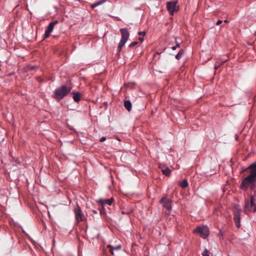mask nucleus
<instances>
[{"label":"nucleus","instance_id":"a878e982","mask_svg":"<svg viewBox=\"0 0 256 256\" xmlns=\"http://www.w3.org/2000/svg\"><path fill=\"white\" fill-rule=\"evenodd\" d=\"M250 170V168H243L242 170V171H241V172H246V170Z\"/></svg>","mask_w":256,"mask_h":256},{"label":"nucleus","instance_id":"5701e85b","mask_svg":"<svg viewBox=\"0 0 256 256\" xmlns=\"http://www.w3.org/2000/svg\"><path fill=\"white\" fill-rule=\"evenodd\" d=\"M138 34L140 36H144L146 34V32L145 31L140 32H138Z\"/></svg>","mask_w":256,"mask_h":256},{"label":"nucleus","instance_id":"ddd939ff","mask_svg":"<svg viewBox=\"0 0 256 256\" xmlns=\"http://www.w3.org/2000/svg\"><path fill=\"white\" fill-rule=\"evenodd\" d=\"M107 247L110 248V254H114V250H120L121 248V246L118 245L116 246H112L111 245L108 244L107 246Z\"/></svg>","mask_w":256,"mask_h":256},{"label":"nucleus","instance_id":"2f4dec72","mask_svg":"<svg viewBox=\"0 0 256 256\" xmlns=\"http://www.w3.org/2000/svg\"><path fill=\"white\" fill-rule=\"evenodd\" d=\"M228 22V20H224V22Z\"/></svg>","mask_w":256,"mask_h":256},{"label":"nucleus","instance_id":"1a4fd4ad","mask_svg":"<svg viewBox=\"0 0 256 256\" xmlns=\"http://www.w3.org/2000/svg\"><path fill=\"white\" fill-rule=\"evenodd\" d=\"M58 23V20H55L50 22L45 31L44 38H48L50 36V33L54 30V26Z\"/></svg>","mask_w":256,"mask_h":256},{"label":"nucleus","instance_id":"c85d7f7f","mask_svg":"<svg viewBox=\"0 0 256 256\" xmlns=\"http://www.w3.org/2000/svg\"><path fill=\"white\" fill-rule=\"evenodd\" d=\"M138 40H140V42H144V38H138Z\"/></svg>","mask_w":256,"mask_h":256},{"label":"nucleus","instance_id":"e433bc0d","mask_svg":"<svg viewBox=\"0 0 256 256\" xmlns=\"http://www.w3.org/2000/svg\"><path fill=\"white\" fill-rule=\"evenodd\" d=\"M254 164H256V162H254Z\"/></svg>","mask_w":256,"mask_h":256},{"label":"nucleus","instance_id":"c9c22d12","mask_svg":"<svg viewBox=\"0 0 256 256\" xmlns=\"http://www.w3.org/2000/svg\"><path fill=\"white\" fill-rule=\"evenodd\" d=\"M34 67H32V70H34Z\"/></svg>","mask_w":256,"mask_h":256},{"label":"nucleus","instance_id":"393cba45","mask_svg":"<svg viewBox=\"0 0 256 256\" xmlns=\"http://www.w3.org/2000/svg\"><path fill=\"white\" fill-rule=\"evenodd\" d=\"M106 140V138L105 136H102L100 138V142H103L105 141Z\"/></svg>","mask_w":256,"mask_h":256},{"label":"nucleus","instance_id":"f3484780","mask_svg":"<svg viewBox=\"0 0 256 256\" xmlns=\"http://www.w3.org/2000/svg\"><path fill=\"white\" fill-rule=\"evenodd\" d=\"M234 214H241V209L239 205L236 204L234 206Z\"/></svg>","mask_w":256,"mask_h":256},{"label":"nucleus","instance_id":"c756f323","mask_svg":"<svg viewBox=\"0 0 256 256\" xmlns=\"http://www.w3.org/2000/svg\"><path fill=\"white\" fill-rule=\"evenodd\" d=\"M176 48H176V46H174L172 47V50H176Z\"/></svg>","mask_w":256,"mask_h":256},{"label":"nucleus","instance_id":"72a5a7b5","mask_svg":"<svg viewBox=\"0 0 256 256\" xmlns=\"http://www.w3.org/2000/svg\"><path fill=\"white\" fill-rule=\"evenodd\" d=\"M219 234V236H220H220H222V234L221 232H220V233H219V234Z\"/></svg>","mask_w":256,"mask_h":256},{"label":"nucleus","instance_id":"4be33fe9","mask_svg":"<svg viewBox=\"0 0 256 256\" xmlns=\"http://www.w3.org/2000/svg\"><path fill=\"white\" fill-rule=\"evenodd\" d=\"M138 44V42H133L130 44H129L128 46L129 48H131L136 46Z\"/></svg>","mask_w":256,"mask_h":256},{"label":"nucleus","instance_id":"6ab92c4d","mask_svg":"<svg viewBox=\"0 0 256 256\" xmlns=\"http://www.w3.org/2000/svg\"><path fill=\"white\" fill-rule=\"evenodd\" d=\"M184 54V50L182 49H181L178 52L176 56V58L178 60H180L182 56Z\"/></svg>","mask_w":256,"mask_h":256},{"label":"nucleus","instance_id":"0eeeda50","mask_svg":"<svg viewBox=\"0 0 256 256\" xmlns=\"http://www.w3.org/2000/svg\"><path fill=\"white\" fill-rule=\"evenodd\" d=\"M177 2H166V8L170 12V14L172 16L174 13L176 12L178 8L176 6Z\"/></svg>","mask_w":256,"mask_h":256},{"label":"nucleus","instance_id":"bb28decb","mask_svg":"<svg viewBox=\"0 0 256 256\" xmlns=\"http://www.w3.org/2000/svg\"><path fill=\"white\" fill-rule=\"evenodd\" d=\"M222 23V20H218L217 21V22H216V25H220V24H221Z\"/></svg>","mask_w":256,"mask_h":256},{"label":"nucleus","instance_id":"b1692460","mask_svg":"<svg viewBox=\"0 0 256 256\" xmlns=\"http://www.w3.org/2000/svg\"><path fill=\"white\" fill-rule=\"evenodd\" d=\"M171 210L166 209V210L165 212L166 214L168 216H170V214Z\"/></svg>","mask_w":256,"mask_h":256},{"label":"nucleus","instance_id":"dca6fc26","mask_svg":"<svg viewBox=\"0 0 256 256\" xmlns=\"http://www.w3.org/2000/svg\"><path fill=\"white\" fill-rule=\"evenodd\" d=\"M179 184L182 188H184L188 186V182L187 180L184 179L182 182H179Z\"/></svg>","mask_w":256,"mask_h":256},{"label":"nucleus","instance_id":"9d476101","mask_svg":"<svg viewBox=\"0 0 256 256\" xmlns=\"http://www.w3.org/2000/svg\"><path fill=\"white\" fill-rule=\"evenodd\" d=\"M159 168L161 170L164 174L166 176H169L170 174L171 170L164 164H160Z\"/></svg>","mask_w":256,"mask_h":256},{"label":"nucleus","instance_id":"a211bd4d","mask_svg":"<svg viewBox=\"0 0 256 256\" xmlns=\"http://www.w3.org/2000/svg\"><path fill=\"white\" fill-rule=\"evenodd\" d=\"M106 0H100L98 1V2H97L93 4H92L91 6H92V8H94L96 6L102 4L104 2H106Z\"/></svg>","mask_w":256,"mask_h":256},{"label":"nucleus","instance_id":"aec40b11","mask_svg":"<svg viewBox=\"0 0 256 256\" xmlns=\"http://www.w3.org/2000/svg\"><path fill=\"white\" fill-rule=\"evenodd\" d=\"M226 60H222L220 63H218L216 62V64L214 65V69L215 70H216L218 68L220 67V66L221 65V64H224L226 62Z\"/></svg>","mask_w":256,"mask_h":256},{"label":"nucleus","instance_id":"cd10ccee","mask_svg":"<svg viewBox=\"0 0 256 256\" xmlns=\"http://www.w3.org/2000/svg\"><path fill=\"white\" fill-rule=\"evenodd\" d=\"M176 45L175 46L176 48H179L180 46V44L176 41V38H175Z\"/></svg>","mask_w":256,"mask_h":256},{"label":"nucleus","instance_id":"2eb2a0df","mask_svg":"<svg viewBox=\"0 0 256 256\" xmlns=\"http://www.w3.org/2000/svg\"><path fill=\"white\" fill-rule=\"evenodd\" d=\"M73 99L76 102H78L80 100V95L78 92H73Z\"/></svg>","mask_w":256,"mask_h":256},{"label":"nucleus","instance_id":"4468645a","mask_svg":"<svg viewBox=\"0 0 256 256\" xmlns=\"http://www.w3.org/2000/svg\"><path fill=\"white\" fill-rule=\"evenodd\" d=\"M124 106L128 111L132 110V103L130 100H126L124 102Z\"/></svg>","mask_w":256,"mask_h":256},{"label":"nucleus","instance_id":"6e6552de","mask_svg":"<svg viewBox=\"0 0 256 256\" xmlns=\"http://www.w3.org/2000/svg\"><path fill=\"white\" fill-rule=\"evenodd\" d=\"M160 202L166 209L172 210V200L168 199L166 196L162 197L160 200Z\"/></svg>","mask_w":256,"mask_h":256},{"label":"nucleus","instance_id":"7ed1b4c3","mask_svg":"<svg viewBox=\"0 0 256 256\" xmlns=\"http://www.w3.org/2000/svg\"><path fill=\"white\" fill-rule=\"evenodd\" d=\"M70 90L71 88L70 87L62 86L54 90V98L58 100H62L64 96L70 93Z\"/></svg>","mask_w":256,"mask_h":256},{"label":"nucleus","instance_id":"f704fd0d","mask_svg":"<svg viewBox=\"0 0 256 256\" xmlns=\"http://www.w3.org/2000/svg\"><path fill=\"white\" fill-rule=\"evenodd\" d=\"M238 138V136L237 135H236V138L237 140Z\"/></svg>","mask_w":256,"mask_h":256},{"label":"nucleus","instance_id":"20e7f679","mask_svg":"<svg viewBox=\"0 0 256 256\" xmlns=\"http://www.w3.org/2000/svg\"><path fill=\"white\" fill-rule=\"evenodd\" d=\"M120 32L122 38L118 46V52L121 51L122 48L124 46L130 36V33L128 32V28H120Z\"/></svg>","mask_w":256,"mask_h":256},{"label":"nucleus","instance_id":"f8f14e48","mask_svg":"<svg viewBox=\"0 0 256 256\" xmlns=\"http://www.w3.org/2000/svg\"><path fill=\"white\" fill-rule=\"evenodd\" d=\"M241 214H234V220L236 222V226L239 228L240 226V217Z\"/></svg>","mask_w":256,"mask_h":256},{"label":"nucleus","instance_id":"7c9ffc66","mask_svg":"<svg viewBox=\"0 0 256 256\" xmlns=\"http://www.w3.org/2000/svg\"><path fill=\"white\" fill-rule=\"evenodd\" d=\"M92 212L94 214H96L98 213L97 211L96 210H92Z\"/></svg>","mask_w":256,"mask_h":256},{"label":"nucleus","instance_id":"f257e3e1","mask_svg":"<svg viewBox=\"0 0 256 256\" xmlns=\"http://www.w3.org/2000/svg\"><path fill=\"white\" fill-rule=\"evenodd\" d=\"M250 174L243 179L240 188L243 190H246L248 186L254 189L256 186V164H252L249 166Z\"/></svg>","mask_w":256,"mask_h":256},{"label":"nucleus","instance_id":"9b49d317","mask_svg":"<svg viewBox=\"0 0 256 256\" xmlns=\"http://www.w3.org/2000/svg\"><path fill=\"white\" fill-rule=\"evenodd\" d=\"M114 202L113 198H111L109 199H102L100 198L98 200V202L101 204L102 206L107 204L108 206H111Z\"/></svg>","mask_w":256,"mask_h":256},{"label":"nucleus","instance_id":"412c9836","mask_svg":"<svg viewBox=\"0 0 256 256\" xmlns=\"http://www.w3.org/2000/svg\"><path fill=\"white\" fill-rule=\"evenodd\" d=\"M208 252H209L208 250L206 248L204 250V252L202 254V256H210Z\"/></svg>","mask_w":256,"mask_h":256},{"label":"nucleus","instance_id":"39448f33","mask_svg":"<svg viewBox=\"0 0 256 256\" xmlns=\"http://www.w3.org/2000/svg\"><path fill=\"white\" fill-rule=\"evenodd\" d=\"M74 214L76 221L77 223H80L82 222H86V217L78 205H77L74 208Z\"/></svg>","mask_w":256,"mask_h":256},{"label":"nucleus","instance_id":"423d86ee","mask_svg":"<svg viewBox=\"0 0 256 256\" xmlns=\"http://www.w3.org/2000/svg\"><path fill=\"white\" fill-rule=\"evenodd\" d=\"M194 232L199 234L203 238H206L209 235L208 228L206 226L198 227L194 230Z\"/></svg>","mask_w":256,"mask_h":256},{"label":"nucleus","instance_id":"f03ea898","mask_svg":"<svg viewBox=\"0 0 256 256\" xmlns=\"http://www.w3.org/2000/svg\"><path fill=\"white\" fill-rule=\"evenodd\" d=\"M250 212H256V201L252 195L250 196V200L245 201L244 212L248 214Z\"/></svg>","mask_w":256,"mask_h":256},{"label":"nucleus","instance_id":"473e14b6","mask_svg":"<svg viewBox=\"0 0 256 256\" xmlns=\"http://www.w3.org/2000/svg\"><path fill=\"white\" fill-rule=\"evenodd\" d=\"M160 54V53L158 52H156V54H157L158 55Z\"/></svg>","mask_w":256,"mask_h":256}]
</instances>
